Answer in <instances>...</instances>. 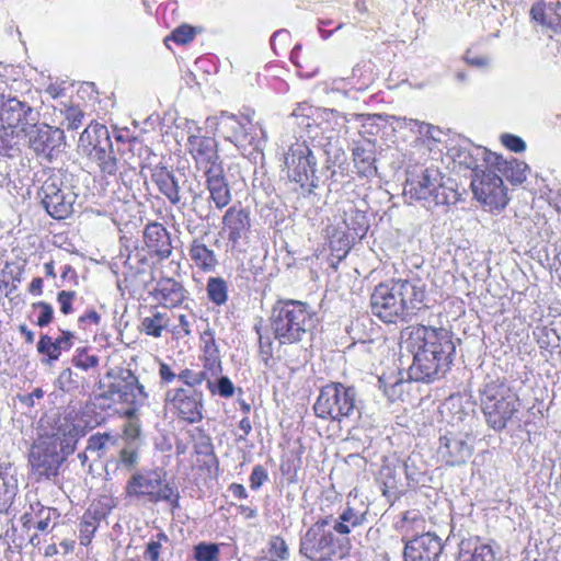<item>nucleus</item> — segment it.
<instances>
[{"label": "nucleus", "instance_id": "1", "mask_svg": "<svg viewBox=\"0 0 561 561\" xmlns=\"http://www.w3.org/2000/svg\"><path fill=\"white\" fill-rule=\"evenodd\" d=\"M407 347L413 354L409 377L422 382H432L444 376L456 353L450 333L446 329L425 325L412 328Z\"/></svg>", "mask_w": 561, "mask_h": 561}, {"label": "nucleus", "instance_id": "2", "mask_svg": "<svg viewBox=\"0 0 561 561\" xmlns=\"http://www.w3.org/2000/svg\"><path fill=\"white\" fill-rule=\"evenodd\" d=\"M425 296L426 284L421 278H392L375 287L370 310L386 323L408 322L422 309Z\"/></svg>", "mask_w": 561, "mask_h": 561}, {"label": "nucleus", "instance_id": "3", "mask_svg": "<svg viewBox=\"0 0 561 561\" xmlns=\"http://www.w3.org/2000/svg\"><path fill=\"white\" fill-rule=\"evenodd\" d=\"M317 323V313L300 300H278L271 310L270 328L280 345L310 339Z\"/></svg>", "mask_w": 561, "mask_h": 561}, {"label": "nucleus", "instance_id": "4", "mask_svg": "<svg viewBox=\"0 0 561 561\" xmlns=\"http://www.w3.org/2000/svg\"><path fill=\"white\" fill-rule=\"evenodd\" d=\"M481 409L486 424L496 432L518 421L520 400L505 379L496 378L480 390Z\"/></svg>", "mask_w": 561, "mask_h": 561}, {"label": "nucleus", "instance_id": "5", "mask_svg": "<svg viewBox=\"0 0 561 561\" xmlns=\"http://www.w3.org/2000/svg\"><path fill=\"white\" fill-rule=\"evenodd\" d=\"M333 516L319 518L307 529L300 539L299 552L310 561H331L335 557H344L351 547L348 538H340L333 534L331 524Z\"/></svg>", "mask_w": 561, "mask_h": 561}, {"label": "nucleus", "instance_id": "6", "mask_svg": "<svg viewBox=\"0 0 561 561\" xmlns=\"http://www.w3.org/2000/svg\"><path fill=\"white\" fill-rule=\"evenodd\" d=\"M404 195L411 199L423 201L427 207L456 204L459 194L443 182L438 168L428 167L419 173H412L405 182Z\"/></svg>", "mask_w": 561, "mask_h": 561}, {"label": "nucleus", "instance_id": "7", "mask_svg": "<svg viewBox=\"0 0 561 561\" xmlns=\"http://www.w3.org/2000/svg\"><path fill=\"white\" fill-rule=\"evenodd\" d=\"M318 417L341 422L358 412L357 391L341 382H331L322 387L313 405Z\"/></svg>", "mask_w": 561, "mask_h": 561}, {"label": "nucleus", "instance_id": "8", "mask_svg": "<svg viewBox=\"0 0 561 561\" xmlns=\"http://www.w3.org/2000/svg\"><path fill=\"white\" fill-rule=\"evenodd\" d=\"M284 164L288 178L299 183L302 188L307 187L308 193L318 187L317 159L306 141H296L288 148L284 154Z\"/></svg>", "mask_w": 561, "mask_h": 561}, {"label": "nucleus", "instance_id": "9", "mask_svg": "<svg viewBox=\"0 0 561 561\" xmlns=\"http://www.w3.org/2000/svg\"><path fill=\"white\" fill-rule=\"evenodd\" d=\"M39 423L44 430L42 438L56 442L66 454H72L78 440L85 435L84 427L76 423L72 413L47 415Z\"/></svg>", "mask_w": 561, "mask_h": 561}, {"label": "nucleus", "instance_id": "10", "mask_svg": "<svg viewBox=\"0 0 561 561\" xmlns=\"http://www.w3.org/2000/svg\"><path fill=\"white\" fill-rule=\"evenodd\" d=\"M163 481L164 473L161 470L134 473L126 483L125 494L130 499H147L151 503L170 500L172 486Z\"/></svg>", "mask_w": 561, "mask_h": 561}, {"label": "nucleus", "instance_id": "11", "mask_svg": "<svg viewBox=\"0 0 561 561\" xmlns=\"http://www.w3.org/2000/svg\"><path fill=\"white\" fill-rule=\"evenodd\" d=\"M38 197L47 211L55 219H66L73 213L77 195L64 185L58 175L48 176L38 191Z\"/></svg>", "mask_w": 561, "mask_h": 561}, {"label": "nucleus", "instance_id": "12", "mask_svg": "<svg viewBox=\"0 0 561 561\" xmlns=\"http://www.w3.org/2000/svg\"><path fill=\"white\" fill-rule=\"evenodd\" d=\"M218 129L224 138L232 142L241 152L259 148V140L250 114L238 116L221 112L218 118Z\"/></svg>", "mask_w": 561, "mask_h": 561}, {"label": "nucleus", "instance_id": "13", "mask_svg": "<svg viewBox=\"0 0 561 561\" xmlns=\"http://www.w3.org/2000/svg\"><path fill=\"white\" fill-rule=\"evenodd\" d=\"M41 114L37 110L16 98H7L0 93V123L2 133L8 134L7 129L25 133L39 122Z\"/></svg>", "mask_w": 561, "mask_h": 561}, {"label": "nucleus", "instance_id": "14", "mask_svg": "<svg viewBox=\"0 0 561 561\" xmlns=\"http://www.w3.org/2000/svg\"><path fill=\"white\" fill-rule=\"evenodd\" d=\"M66 454L58 448L57 443L39 438L33 446L30 453V463L33 473L37 480L50 479L58 474L61 463L65 461Z\"/></svg>", "mask_w": 561, "mask_h": 561}, {"label": "nucleus", "instance_id": "15", "mask_svg": "<svg viewBox=\"0 0 561 561\" xmlns=\"http://www.w3.org/2000/svg\"><path fill=\"white\" fill-rule=\"evenodd\" d=\"M471 187L476 198L490 209H501L507 204L503 180L489 167L472 176Z\"/></svg>", "mask_w": 561, "mask_h": 561}, {"label": "nucleus", "instance_id": "16", "mask_svg": "<svg viewBox=\"0 0 561 561\" xmlns=\"http://www.w3.org/2000/svg\"><path fill=\"white\" fill-rule=\"evenodd\" d=\"M164 401L180 419L188 423H197L203 420L204 396L198 389H169L165 392Z\"/></svg>", "mask_w": 561, "mask_h": 561}, {"label": "nucleus", "instance_id": "17", "mask_svg": "<svg viewBox=\"0 0 561 561\" xmlns=\"http://www.w3.org/2000/svg\"><path fill=\"white\" fill-rule=\"evenodd\" d=\"M105 398L117 399L121 402L134 405L133 410L127 411V415L130 416L136 412L137 407L145 404L147 392L131 370L123 369L116 380L110 385Z\"/></svg>", "mask_w": 561, "mask_h": 561}, {"label": "nucleus", "instance_id": "18", "mask_svg": "<svg viewBox=\"0 0 561 561\" xmlns=\"http://www.w3.org/2000/svg\"><path fill=\"white\" fill-rule=\"evenodd\" d=\"M468 434L447 433L439 438L438 458L447 466L455 467L466 463L472 456L473 446L468 442Z\"/></svg>", "mask_w": 561, "mask_h": 561}, {"label": "nucleus", "instance_id": "19", "mask_svg": "<svg viewBox=\"0 0 561 561\" xmlns=\"http://www.w3.org/2000/svg\"><path fill=\"white\" fill-rule=\"evenodd\" d=\"M442 552V539L434 533H425L405 541L403 561H438Z\"/></svg>", "mask_w": 561, "mask_h": 561}, {"label": "nucleus", "instance_id": "20", "mask_svg": "<svg viewBox=\"0 0 561 561\" xmlns=\"http://www.w3.org/2000/svg\"><path fill=\"white\" fill-rule=\"evenodd\" d=\"M24 135L28 138L30 147L37 153L50 158L55 149H58L64 141V130L53 128L46 124L36 123L27 129Z\"/></svg>", "mask_w": 561, "mask_h": 561}, {"label": "nucleus", "instance_id": "21", "mask_svg": "<svg viewBox=\"0 0 561 561\" xmlns=\"http://www.w3.org/2000/svg\"><path fill=\"white\" fill-rule=\"evenodd\" d=\"M187 148L193 156L199 169H213L215 165H221L217 150V142L211 137L192 135L187 140Z\"/></svg>", "mask_w": 561, "mask_h": 561}, {"label": "nucleus", "instance_id": "22", "mask_svg": "<svg viewBox=\"0 0 561 561\" xmlns=\"http://www.w3.org/2000/svg\"><path fill=\"white\" fill-rule=\"evenodd\" d=\"M454 159L473 172V175L489 165H499V157L481 146L454 149Z\"/></svg>", "mask_w": 561, "mask_h": 561}, {"label": "nucleus", "instance_id": "23", "mask_svg": "<svg viewBox=\"0 0 561 561\" xmlns=\"http://www.w3.org/2000/svg\"><path fill=\"white\" fill-rule=\"evenodd\" d=\"M205 175L210 201L218 209H222L231 201L230 187L225 178L222 167L215 165L213 169L207 170Z\"/></svg>", "mask_w": 561, "mask_h": 561}, {"label": "nucleus", "instance_id": "24", "mask_svg": "<svg viewBox=\"0 0 561 561\" xmlns=\"http://www.w3.org/2000/svg\"><path fill=\"white\" fill-rule=\"evenodd\" d=\"M145 243L148 249L161 260L172 254L171 237L167 228L159 222H150L144 231Z\"/></svg>", "mask_w": 561, "mask_h": 561}, {"label": "nucleus", "instance_id": "25", "mask_svg": "<svg viewBox=\"0 0 561 561\" xmlns=\"http://www.w3.org/2000/svg\"><path fill=\"white\" fill-rule=\"evenodd\" d=\"M222 222L228 231V240L233 244L245 238L251 228L249 211L237 206L228 208L224 215Z\"/></svg>", "mask_w": 561, "mask_h": 561}, {"label": "nucleus", "instance_id": "26", "mask_svg": "<svg viewBox=\"0 0 561 561\" xmlns=\"http://www.w3.org/2000/svg\"><path fill=\"white\" fill-rule=\"evenodd\" d=\"M151 180L172 205L181 202L180 179L165 167L157 165L151 170Z\"/></svg>", "mask_w": 561, "mask_h": 561}, {"label": "nucleus", "instance_id": "27", "mask_svg": "<svg viewBox=\"0 0 561 561\" xmlns=\"http://www.w3.org/2000/svg\"><path fill=\"white\" fill-rule=\"evenodd\" d=\"M103 141H112L107 127L102 124H90L80 135L78 149L87 157L90 149L96 151Z\"/></svg>", "mask_w": 561, "mask_h": 561}, {"label": "nucleus", "instance_id": "28", "mask_svg": "<svg viewBox=\"0 0 561 561\" xmlns=\"http://www.w3.org/2000/svg\"><path fill=\"white\" fill-rule=\"evenodd\" d=\"M87 158L98 164L103 175H115L118 170L112 141H103L96 151L90 149Z\"/></svg>", "mask_w": 561, "mask_h": 561}, {"label": "nucleus", "instance_id": "29", "mask_svg": "<svg viewBox=\"0 0 561 561\" xmlns=\"http://www.w3.org/2000/svg\"><path fill=\"white\" fill-rule=\"evenodd\" d=\"M73 337L70 331H62V335L55 341L47 334H43L37 343V351L46 354L50 362L57 360L62 350H69L72 346Z\"/></svg>", "mask_w": 561, "mask_h": 561}, {"label": "nucleus", "instance_id": "30", "mask_svg": "<svg viewBox=\"0 0 561 561\" xmlns=\"http://www.w3.org/2000/svg\"><path fill=\"white\" fill-rule=\"evenodd\" d=\"M154 290L156 296L169 307H176L185 299L184 287L173 278L160 279Z\"/></svg>", "mask_w": 561, "mask_h": 561}, {"label": "nucleus", "instance_id": "31", "mask_svg": "<svg viewBox=\"0 0 561 561\" xmlns=\"http://www.w3.org/2000/svg\"><path fill=\"white\" fill-rule=\"evenodd\" d=\"M367 510L359 512L347 506L337 518L333 517L331 528L340 535H348L352 528L359 527L367 522Z\"/></svg>", "mask_w": 561, "mask_h": 561}, {"label": "nucleus", "instance_id": "32", "mask_svg": "<svg viewBox=\"0 0 561 561\" xmlns=\"http://www.w3.org/2000/svg\"><path fill=\"white\" fill-rule=\"evenodd\" d=\"M192 261L203 271H211L216 264V255L201 240L194 239L190 247Z\"/></svg>", "mask_w": 561, "mask_h": 561}, {"label": "nucleus", "instance_id": "33", "mask_svg": "<svg viewBox=\"0 0 561 561\" xmlns=\"http://www.w3.org/2000/svg\"><path fill=\"white\" fill-rule=\"evenodd\" d=\"M353 159L357 173L360 176L369 178L377 174V167L375 165L376 157L374 151L363 147H356L353 149Z\"/></svg>", "mask_w": 561, "mask_h": 561}, {"label": "nucleus", "instance_id": "34", "mask_svg": "<svg viewBox=\"0 0 561 561\" xmlns=\"http://www.w3.org/2000/svg\"><path fill=\"white\" fill-rule=\"evenodd\" d=\"M170 318L167 312L154 311L151 316L145 317L141 327L147 335L160 337L163 330L168 329Z\"/></svg>", "mask_w": 561, "mask_h": 561}, {"label": "nucleus", "instance_id": "35", "mask_svg": "<svg viewBox=\"0 0 561 561\" xmlns=\"http://www.w3.org/2000/svg\"><path fill=\"white\" fill-rule=\"evenodd\" d=\"M178 379L184 383V388L197 389L204 381L211 393H215L214 382L209 379L207 371L185 368L178 375Z\"/></svg>", "mask_w": 561, "mask_h": 561}, {"label": "nucleus", "instance_id": "36", "mask_svg": "<svg viewBox=\"0 0 561 561\" xmlns=\"http://www.w3.org/2000/svg\"><path fill=\"white\" fill-rule=\"evenodd\" d=\"M207 296L210 301L221 306L228 300V285L221 277H210L207 282Z\"/></svg>", "mask_w": 561, "mask_h": 561}, {"label": "nucleus", "instance_id": "37", "mask_svg": "<svg viewBox=\"0 0 561 561\" xmlns=\"http://www.w3.org/2000/svg\"><path fill=\"white\" fill-rule=\"evenodd\" d=\"M192 194V211L198 219L205 220L210 217L211 214V201L209 197H205L202 192L190 190Z\"/></svg>", "mask_w": 561, "mask_h": 561}, {"label": "nucleus", "instance_id": "38", "mask_svg": "<svg viewBox=\"0 0 561 561\" xmlns=\"http://www.w3.org/2000/svg\"><path fill=\"white\" fill-rule=\"evenodd\" d=\"M24 265L7 262L4 267L0 272V276L11 282L10 290L5 293V296L13 294L18 289V284L23 279Z\"/></svg>", "mask_w": 561, "mask_h": 561}, {"label": "nucleus", "instance_id": "39", "mask_svg": "<svg viewBox=\"0 0 561 561\" xmlns=\"http://www.w3.org/2000/svg\"><path fill=\"white\" fill-rule=\"evenodd\" d=\"M529 14L533 21L537 22L541 26L551 28L553 31L554 20H552V15L549 13L546 2H535L531 5Z\"/></svg>", "mask_w": 561, "mask_h": 561}, {"label": "nucleus", "instance_id": "40", "mask_svg": "<svg viewBox=\"0 0 561 561\" xmlns=\"http://www.w3.org/2000/svg\"><path fill=\"white\" fill-rule=\"evenodd\" d=\"M56 387L64 392L72 393L79 389V378L70 368L60 371L55 382Z\"/></svg>", "mask_w": 561, "mask_h": 561}, {"label": "nucleus", "instance_id": "41", "mask_svg": "<svg viewBox=\"0 0 561 561\" xmlns=\"http://www.w3.org/2000/svg\"><path fill=\"white\" fill-rule=\"evenodd\" d=\"M196 561H219V547L216 543L201 542L194 547Z\"/></svg>", "mask_w": 561, "mask_h": 561}, {"label": "nucleus", "instance_id": "42", "mask_svg": "<svg viewBox=\"0 0 561 561\" xmlns=\"http://www.w3.org/2000/svg\"><path fill=\"white\" fill-rule=\"evenodd\" d=\"M463 561H494V552L488 545H478L470 552H463L461 549Z\"/></svg>", "mask_w": 561, "mask_h": 561}, {"label": "nucleus", "instance_id": "43", "mask_svg": "<svg viewBox=\"0 0 561 561\" xmlns=\"http://www.w3.org/2000/svg\"><path fill=\"white\" fill-rule=\"evenodd\" d=\"M99 357L96 355H90L84 348L77 350V353L73 355L71 363L75 367L80 368L82 370H89L99 365Z\"/></svg>", "mask_w": 561, "mask_h": 561}, {"label": "nucleus", "instance_id": "44", "mask_svg": "<svg viewBox=\"0 0 561 561\" xmlns=\"http://www.w3.org/2000/svg\"><path fill=\"white\" fill-rule=\"evenodd\" d=\"M254 330L256 334L259 335V350H260V356L262 358V362L266 367L271 366V360L273 359V342L272 340L266 336L264 337L261 334V327L255 325Z\"/></svg>", "mask_w": 561, "mask_h": 561}, {"label": "nucleus", "instance_id": "45", "mask_svg": "<svg viewBox=\"0 0 561 561\" xmlns=\"http://www.w3.org/2000/svg\"><path fill=\"white\" fill-rule=\"evenodd\" d=\"M419 458V455L412 454L403 462L407 479L414 482H420L421 477L424 474V468L417 466Z\"/></svg>", "mask_w": 561, "mask_h": 561}, {"label": "nucleus", "instance_id": "46", "mask_svg": "<svg viewBox=\"0 0 561 561\" xmlns=\"http://www.w3.org/2000/svg\"><path fill=\"white\" fill-rule=\"evenodd\" d=\"M196 35V28L187 25L182 24L179 27H176L172 33L171 36L168 39H172L173 42L185 45L188 44L194 39Z\"/></svg>", "mask_w": 561, "mask_h": 561}, {"label": "nucleus", "instance_id": "47", "mask_svg": "<svg viewBox=\"0 0 561 561\" xmlns=\"http://www.w3.org/2000/svg\"><path fill=\"white\" fill-rule=\"evenodd\" d=\"M270 554L272 557V561H277L276 559L286 560L288 558V547L282 537H272L270 541Z\"/></svg>", "mask_w": 561, "mask_h": 561}, {"label": "nucleus", "instance_id": "48", "mask_svg": "<svg viewBox=\"0 0 561 561\" xmlns=\"http://www.w3.org/2000/svg\"><path fill=\"white\" fill-rule=\"evenodd\" d=\"M33 309L39 310V316L37 318L36 324L39 328L47 327L54 319V309L51 305L46 301H37L32 304Z\"/></svg>", "mask_w": 561, "mask_h": 561}, {"label": "nucleus", "instance_id": "49", "mask_svg": "<svg viewBox=\"0 0 561 561\" xmlns=\"http://www.w3.org/2000/svg\"><path fill=\"white\" fill-rule=\"evenodd\" d=\"M379 388L383 390L385 396L390 400L394 401L403 391V381L396 378V380L388 385L383 377L378 379Z\"/></svg>", "mask_w": 561, "mask_h": 561}, {"label": "nucleus", "instance_id": "50", "mask_svg": "<svg viewBox=\"0 0 561 561\" xmlns=\"http://www.w3.org/2000/svg\"><path fill=\"white\" fill-rule=\"evenodd\" d=\"M64 114L67 129L76 130L82 126L84 114L79 107L68 106Z\"/></svg>", "mask_w": 561, "mask_h": 561}, {"label": "nucleus", "instance_id": "51", "mask_svg": "<svg viewBox=\"0 0 561 561\" xmlns=\"http://www.w3.org/2000/svg\"><path fill=\"white\" fill-rule=\"evenodd\" d=\"M267 480V472L263 466L257 465L252 469L250 474V488L259 490L262 484Z\"/></svg>", "mask_w": 561, "mask_h": 561}, {"label": "nucleus", "instance_id": "52", "mask_svg": "<svg viewBox=\"0 0 561 561\" xmlns=\"http://www.w3.org/2000/svg\"><path fill=\"white\" fill-rule=\"evenodd\" d=\"M501 139L503 145L514 152H522L526 149L525 141L518 136L504 134Z\"/></svg>", "mask_w": 561, "mask_h": 561}, {"label": "nucleus", "instance_id": "53", "mask_svg": "<svg viewBox=\"0 0 561 561\" xmlns=\"http://www.w3.org/2000/svg\"><path fill=\"white\" fill-rule=\"evenodd\" d=\"M512 174L511 179L513 183L520 184L527 179L528 165L525 162L514 161L511 163Z\"/></svg>", "mask_w": 561, "mask_h": 561}, {"label": "nucleus", "instance_id": "54", "mask_svg": "<svg viewBox=\"0 0 561 561\" xmlns=\"http://www.w3.org/2000/svg\"><path fill=\"white\" fill-rule=\"evenodd\" d=\"M75 296H76L75 291L61 290L58 293L57 300L60 305V311L64 314H69L72 312V301H73Z\"/></svg>", "mask_w": 561, "mask_h": 561}, {"label": "nucleus", "instance_id": "55", "mask_svg": "<svg viewBox=\"0 0 561 561\" xmlns=\"http://www.w3.org/2000/svg\"><path fill=\"white\" fill-rule=\"evenodd\" d=\"M202 341L204 342L205 353L209 356V358L216 359L218 355V348L216 345L215 337L209 330L203 333Z\"/></svg>", "mask_w": 561, "mask_h": 561}, {"label": "nucleus", "instance_id": "56", "mask_svg": "<svg viewBox=\"0 0 561 561\" xmlns=\"http://www.w3.org/2000/svg\"><path fill=\"white\" fill-rule=\"evenodd\" d=\"M547 8L554 20L553 32H561V0H550Z\"/></svg>", "mask_w": 561, "mask_h": 561}, {"label": "nucleus", "instance_id": "57", "mask_svg": "<svg viewBox=\"0 0 561 561\" xmlns=\"http://www.w3.org/2000/svg\"><path fill=\"white\" fill-rule=\"evenodd\" d=\"M215 392H218L219 396L224 398H229L233 396L234 387L231 380L228 377H220L217 381V385L215 386Z\"/></svg>", "mask_w": 561, "mask_h": 561}, {"label": "nucleus", "instance_id": "58", "mask_svg": "<svg viewBox=\"0 0 561 561\" xmlns=\"http://www.w3.org/2000/svg\"><path fill=\"white\" fill-rule=\"evenodd\" d=\"M195 451L198 455L209 456L214 454L211 438L208 435H201L195 444Z\"/></svg>", "mask_w": 561, "mask_h": 561}, {"label": "nucleus", "instance_id": "59", "mask_svg": "<svg viewBox=\"0 0 561 561\" xmlns=\"http://www.w3.org/2000/svg\"><path fill=\"white\" fill-rule=\"evenodd\" d=\"M111 439L110 434H95L88 439V450L98 451L105 447L106 443Z\"/></svg>", "mask_w": 561, "mask_h": 561}, {"label": "nucleus", "instance_id": "60", "mask_svg": "<svg viewBox=\"0 0 561 561\" xmlns=\"http://www.w3.org/2000/svg\"><path fill=\"white\" fill-rule=\"evenodd\" d=\"M95 529L96 525L94 522L83 520L80 524V543L83 546L89 545Z\"/></svg>", "mask_w": 561, "mask_h": 561}, {"label": "nucleus", "instance_id": "61", "mask_svg": "<svg viewBox=\"0 0 561 561\" xmlns=\"http://www.w3.org/2000/svg\"><path fill=\"white\" fill-rule=\"evenodd\" d=\"M119 461L127 468H133L137 465L138 453L133 448H124L119 453Z\"/></svg>", "mask_w": 561, "mask_h": 561}, {"label": "nucleus", "instance_id": "62", "mask_svg": "<svg viewBox=\"0 0 561 561\" xmlns=\"http://www.w3.org/2000/svg\"><path fill=\"white\" fill-rule=\"evenodd\" d=\"M161 550V543L160 541H150L147 545L145 557L149 559L150 561H159Z\"/></svg>", "mask_w": 561, "mask_h": 561}, {"label": "nucleus", "instance_id": "63", "mask_svg": "<svg viewBox=\"0 0 561 561\" xmlns=\"http://www.w3.org/2000/svg\"><path fill=\"white\" fill-rule=\"evenodd\" d=\"M159 376L161 381L163 382H172L175 378H178V375L173 373L171 367L165 363H160L159 365Z\"/></svg>", "mask_w": 561, "mask_h": 561}, {"label": "nucleus", "instance_id": "64", "mask_svg": "<svg viewBox=\"0 0 561 561\" xmlns=\"http://www.w3.org/2000/svg\"><path fill=\"white\" fill-rule=\"evenodd\" d=\"M100 321H101V316L95 310H93V309L87 311L84 314H82L78 319V322L80 324L92 323V324L98 325L100 323Z\"/></svg>", "mask_w": 561, "mask_h": 561}]
</instances>
